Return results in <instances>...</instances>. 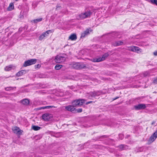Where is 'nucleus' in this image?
Listing matches in <instances>:
<instances>
[{"instance_id":"f257e3e1","label":"nucleus","mask_w":157,"mask_h":157,"mask_svg":"<svg viewBox=\"0 0 157 157\" xmlns=\"http://www.w3.org/2000/svg\"><path fill=\"white\" fill-rule=\"evenodd\" d=\"M86 100L84 99L75 100L72 102V105H68L65 107V109L73 113H76V109L75 107L81 106L85 103Z\"/></svg>"},{"instance_id":"f03ea898","label":"nucleus","mask_w":157,"mask_h":157,"mask_svg":"<svg viewBox=\"0 0 157 157\" xmlns=\"http://www.w3.org/2000/svg\"><path fill=\"white\" fill-rule=\"evenodd\" d=\"M101 94V91H94L90 92L87 95V98L90 99L94 98L96 96L100 95Z\"/></svg>"},{"instance_id":"7ed1b4c3","label":"nucleus","mask_w":157,"mask_h":157,"mask_svg":"<svg viewBox=\"0 0 157 157\" xmlns=\"http://www.w3.org/2000/svg\"><path fill=\"white\" fill-rule=\"evenodd\" d=\"M92 13L90 11H87L85 13H82L79 15V18L80 20L89 17Z\"/></svg>"},{"instance_id":"20e7f679","label":"nucleus","mask_w":157,"mask_h":157,"mask_svg":"<svg viewBox=\"0 0 157 157\" xmlns=\"http://www.w3.org/2000/svg\"><path fill=\"white\" fill-rule=\"evenodd\" d=\"M37 61L36 59H30L25 61L23 64V66L26 67L36 63Z\"/></svg>"},{"instance_id":"39448f33","label":"nucleus","mask_w":157,"mask_h":157,"mask_svg":"<svg viewBox=\"0 0 157 157\" xmlns=\"http://www.w3.org/2000/svg\"><path fill=\"white\" fill-rule=\"evenodd\" d=\"M65 60V57L59 55L56 56L54 59L55 62L57 63H60L63 62Z\"/></svg>"},{"instance_id":"423d86ee","label":"nucleus","mask_w":157,"mask_h":157,"mask_svg":"<svg viewBox=\"0 0 157 157\" xmlns=\"http://www.w3.org/2000/svg\"><path fill=\"white\" fill-rule=\"evenodd\" d=\"M157 137V130L153 133L148 140V144H150L154 142Z\"/></svg>"},{"instance_id":"0eeeda50","label":"nucleus","mask_w":157,"mask_h":157,"mask_svg":"<svg viewBox=\"0 0 157 157\" xmlns=\"http://www.w3.org/2000/svg\"><path fill=\"white\" fill-rule=\"evenodd\" d=\"M128 50L133 52L139 53L142 52V50L139 47L136 46H132L128 48Z\"/></svg>"},{"instance_id":"6e6552de","label":"nucleus","mask_w":157,"mask_h":157,"mask_svg":"<svg viewBox=\"0 0 157 157\" xmlns=\"http://www.w3.org/2000/svg\"><path fill=\"white\" fill-rule=\"evenodd\" d=\"M146 108V105L145 104H140L134 106V108L136 110L144 109Z\"/></svg>"},{"instance_id":"1a4fd4ad","label":"nucleus","mask_w":157,"mask_h":157,"mask_svg":"<svg viewBox=\"0 0 157 157\" xmlns=\"http://www.w3.org/2000/svg\"><path fill=\"white\" fill-rule=\"evenodd\" d=\"M52 117V115L49 113H45L42 116V118L45 121H48Z\"/></svg>"},{"instance_id":"9d476101","label":"nucleus","mask_w":157,"mask_h":157,"mask_svg":"<svg viewBox=\"0 0 157 157\" xmlns=\"http://www.w3.org/2000/svg\"><path fill=\"white\" fill-rule=\"evenodd\" d=\"M92 30L90 28L87 29L84 32L81 34V37H84L86 35H88L90 33L89 31L91 32Z\"/></svg>"},{"instance_id":"9b49d317","label":"nucleus","mask_w":157,"mask_h":157,"mask_svg":"<svg viewBox=\"0 0 157 157\" xmlns=\"http://www.w3.org/2000/svg\"><path fill=\"white\" fill-rule=\"evenodd\" d=\"M111 52H108L105 53L103 54L101 57L103 61L110 54Z\"/></svg>"},{"instance_id":"f8f14e48","label":"nucleus","mask_w":157,"mask_h":157,"mask_svg":"<svg viewBox=\"0 0 157 157\" xmlns=\"http://www.w3.org/2000/svg\"><path fill=\"white\" fill-rule=\"evenodd\" d=\"M69 39H70L72 40H75L77 39V37L75 34H71L69 38Z\"/></svg>"},{"instance_id":"ddd939ff","label":"nucleus","mask_w":157,"mask_h":157,"mask_svg":"<svg viewBox=\"0 0 157 157\" xmlns=\"http://www.w3.org/2000/svg\"><path fill=\"white\" fill-rule=\"evenodd\" d=\"M26 70H21L18 72L16 74V75L19 77L26 73Z\"/></svg>"},{"instance_id":"4468645a","label":"nucleus","mask_w":157,"mask_h":157,"mask_svg":"<svg viewBox=\"0 0 157 157\" xmlns=\"http://www.w3.org/2000/svg\"><path fill=\"white\" fill-rule=\"evenodd\" d=\"M21 103L24 105H27L29 103V101L27 99H25L21 101Z\"/></svg>"},{"instance_id":"2eb2a0df","label":"nucleus","mask_w":157,"mask_h":157,"mask_svg":"<svg viewBox=\"0 0 157 157\" xmlns=\"http://www.w3.org/2000/svg\"><path fill=\"white\" fill-rule=\"evenodd\" d=\"M14 132L15 133H18L19 134H21V129L20 128L17 127H16L13 130Z\"/></svg>"},{"instance_id":"dca6fc26","label":"nucleus","mask_w":157,"mask_h":157,"mask_svg":"<svg viewBox=\"0 0 157 157\" xmlns=\"http://www.w3.org/2000/svg\"><path fill=\"white\" fill-rule=\"evenodd\" d=\"M15 67L13 65H10L9 66H6L5 68V70L6 71H9L11 70L13 68Z\"/></svg>"},{"instance_id":"f3484780","label":"nucleus","mask_w":157,"mask_h":157,"mask_svg":"<svg viewBox=\"0 0 157 157\" xmlns=\"http://www.w3.org/2000/svg\"><path fill=\"white\" fill-rule=\"evenodd\" d=\"M14 8V5L12 3H10L9 7L7 9L8 11H11L13 10Z\"/></svg>"},{"instance_id":"a211bd4d","label":"nucleus","mask_w":157,"mask_h":157,"mask_svg":"<svg viewBox=\"0 0 157 157\" xmlns=\"http://www.w3.org/2000/svg\"><path fill=\"white\" fill-rule=\"evenodd\" d=\"M79 69L86 68L87 67L86 64H84L83 63H79Z\"/></svg>"},{"instance_id":"6ab92c4d","label":"nucleus","mask_w":157,"mask_h":157,"mask_svg":"<svg viewBox=\"0 0 157 157\" xmlns=\"http://www.w3.org/2000/svg\"><path fill=\"white\" fill-rule=\"evenodd\" d=\"M79 63H76L73 64L72 67L75 69H78L79 68Z\"/></svg>"},{"instance_id":"aec40b11","label":"nucleus","mask_w":157,"mask_h":157,"mask_svg":"<svg viewBox=\"0 0 157 157\" xmlns=\"http://www.w3.org/2000/svg\"><path fill=\"white\" fill-rule=\"evenodd\" d=\"M92 61L95 62H99L103 61V60L100 57L98 58L93 59Z\"/></svg>"},{"instance_id":"412c9836","label":"nucleus","mask_w":157,"mask_h":157,"mask_svg":"<svg viewBox=\"0 0 157 157\" xmlns=\"http://www.w3.org/2000/svg\"><path fill=\"white\" fill-rule=\"evenodd\" d=\"M127 146L124 144H121L118 146V147L121 149V150H124L126 149V147Z\"/></svg>"},{"instance_id":"4be33fe9","label":"nucleus","mask_w":157,"mask_h":157,"mask_svg":"<svg viewBox=\"0 0 157 157\" xmlns=\"http://www.w3.org/2000/svg\"><path fill=\"white\" fill-rule=\"evenodd\" d=\"M123 44V42L121 41H118L115 42L113 44L114 46H117L121 45Z\"/></svg>"},{"instance_id":"5701e85b","label":"nucleus","mask_w":157,"mask_h":157,"mask_svg":"<svg viewBox=\"0 0 157 157\" xmlns=\"http://www.w3.org/2000/svg\"><path fill=\"white\" fill-rule=\"evenodd\" d=\"M43 20V18L40 17L39 18L34 19L33 20V21L35 23H36L38 22L41 21Z\"/></svg>"},{"instance_id":"b1692460","label":"nucleus","mask_w":157,"mask_h":157,"mask_svg":"<svg viewBox=\"0 0 157 157\" xmlns=\"http://www.w3.org/2000/svg\"><path fill=\"white\" fill-rule=\"evenodd\" d=\"M32 128L35 131H37L40 130L41 127L33 125Z\"/></svg>"},{"instance_id":"393cba45","label":"nucleus","mask_w":157,"mask_h":157,"mask_svg":"<svg viewBox=\"0 0 157 157\" xmlns=\"http://www.w3.org/2000/svg\"><path fill=\"white\" fill-rule=\"evenodd\" d=\"M14 88H16V87H13L11 86H10L9 87H7L5 88L6 90L7 91H10L11 90H13Z\"/></svg>"},{"instance_id":"a878e982","label":"nucleus","mask_w":157,"mask_h":157,"mask_svg":"<svg viewBox=\"0 0 157 157\" xmlns=\"http://www.w3.org/2000/svg\"><path fill=\"white\" fill-rule=\"evenodd\" d=\"M63 65L60 64H56L55 66V69L57 70H59L62 67Z\"/></svg>"},{"instance_id":"bb28decb","label":"nucleus","mask_w":157,"mask_h":157,"mask_svg":"<svg viewBox=\"0 0 157 157\" xmlns=\"http://www.w3.org/2000/svg\"><path fill=\"white\" fill-rule=\"evenodd\" d=\"M53 107H55V106H47L45 107H42L40 109H49Z\"/></svg>"},{"instance_id":"cd10ccee","label":"nucleus","mask_w":157,"mask_h":157,"mask_svg":"<svg viewBox=\"0 0 157 157\" xmlns=\"http://www.w3.org/2000/svg\"><path fill=\"white\" fill-rule=\"evenodd\" d=\"M150 1L152 4L157 6V0H150Z\"/></svg>"},{"instance_id":"c85d7f7f","label":"nucleus","mask_w":157,"mask_h":157,"mask_svg":"<svg viewBox=\"0 0 157 157\" xmlns=\"http://www.w3.org/2000/svg\"><path fill=\"white\" fill-rule=\"evenodd\" d=\"M153 83L154 84H157V78L155 77L153 79Z\"/></svg>"},{"instance_id":"c756f323","label":"nucleus","mask_w":157,"mask_h":157,"mask_svg":"<svg viewBox=\"0 0 157 157\" xmlns=\"http://www.w3.org/2000/svg\"><path fill=\"white\" fill-rule=\"evenodd\" d=\"M54 30H53V29L49 30H47L46 31V33H48V34L50 33H52L54 32Z\"/></svg>"},{"instance_id":"7c9ffc66","label":"nucleus","mask_w":157,"mask_h":157,"mask_svg":"<svg viewBox=\"0 0 157 157\" xmlns=\"http://www.w3.org/2000/svg\"><path fill=\"white\" fill-rule=\"evenodd\" d=\"M44 35L42 34L40 36L39 39V40H42L43 39H44Z\"/></svg>"},{"instance_id":"2f4dec72","label":"nucleus","mask_w":157,"mask_h":157,"mask_svg":"<svg viewBox=\"0 0 157 157\" xmlns=\"http://www.w3.org/2000/svg\"><path fill=\"white\" fill-rule=\"evenodd\" d=\"M82 111V108H79L78 109H76V112L77 113H81Z\"/></svg>"},{"instance_id":"473e14b6","label":"nucleus","mask_w":157,"mask_h":157,"mask_svg":"<svg viewBox=\"0 0 157 157\" xmlns=\"http://www.w3.org/2000/svg\"><path fill=\"white\" fill-rule=\"evenodd\" d=\"M41 67V65L40 64H37L35 66V67L36 69H39Z\"/></svg>"},{"instance_id":"72a5a7b5","label":"nucleus","mask_w":157,"mask_h":157,"mask_svg":"<svg viewBox=\"0 0 157 157\" xmlns=\"http://www.w3.org/2000/svg\"><path fill=\"white\" fill-rule=\"evenodd\" d=\"M119 138L121 140H122L123 138V136L121 134L119 135Z\"/></svg>"},{"instance_id":"f704fd0d","label":"nucleus","mask_w":157,"mask_h":157,"mask_svg":"<svg viewBox=\"0 0 157 157\" xmlns=\"http://www.w3.org/2000/svg\"><path fill=\"white\" fill-rule=\"evenodd\" d=\"M43 35H44V37H45L46 36H47L48 35V33H46V31L45 32L43 33H42Z\"/></svg>"},{"instance_id":"c9c22d12","label":"nucleus","mask_w":157,"mask_h":157,"mask_svg":"<svg viewBox=\"0 0 157 157\" xmlns=\"http://www.w3.org/2000/svg\"><path fill=\"white\" fill-rule=\"evenodd\" d=\"M92 102H93V101H89L88 102H86V105H87L88 104L91 103H92Z\"/></svg>"},{"instance_id":"e433bc0d","label":"nucleus","mask_w":157,"mask_h":157,"mask_svg":"<svg viewBox=\"0 0 157 157\" xmlns=\"http://www.w3.org/2000/svg\"><path fill=\"white\" fill-rule=\"evenodd\" d=\"M153 54L154 56H157V51H155L153 52Z\"/></svg>"},{"instance_id":"4c0bfd02","label":"nucleus","mask_w":157,"mask_h":157,"mask_svg":"<svg viewBox=\"0 0 157 157\" xmlns=\"http://www.w3.org/2000/svg\"><path fill=\"white\" fill-rule=\"evenodd\" d=\"M148 74V73L147 72H145L144 74V76H147Z\"/></svg>"},{"instance_id":"58836bf2","label":"nucleus","mask_w":157,"mask_h":157,"mask_svg":"<svg viewBox=\"0 0 157 157\" xmlns=\"http://www.w3.org/2000/svg\"><path fill=\"white\" fill-rule=\"evenodd\" d=\"M119 98V97H116L115 98H113V100H115L118 99Z\"/></svg>"},{"instance_id":"ea45409f","label":"nucleus","mask_w":157,"mask_h":157,"mask_svg":"<svg viewBox=\"0 0 157 157\" xmlns=\"http://www.w3.org/2000/svg\"><path fill=\"white\" fill-rule=\"evenodd\" d=\"M102 137H105V138H108L109 137L108 136H106V135L103 136H102Z\"/></svg>"},{"instance_id":"a19ab883","label":"nucleus","mask_w":157,"mask_h":157,"mask_svg":"<svg viewBox=\"0 0 157 157\" xmlns=\"http://www.w3.org/2000/svg\"><path fill=\"white\" fill-rule=\"evenodd\" d=\"M155 121H153V122H152V123H151V125H154L155 124Z\"/></svg>"},{"instance_id":"79ce46f5","label":"nucleus","mask_w":157,"mask_h":157,"mask_svg":"<svg viewBox=\"0 0 157 157\" xmlns=\"http://www.w3.org/2000/svg\"><path fill=\"white\" fill-rule=\"evenodd\" d=\"M20 17V18H21L22 17H23V15H22L21 14L20 15V17Z\"/></svg>"},{"instance_id":"37998d69","label":"nucleus","mask_w":157,"mask_h":157,"mask_svg":"<svg viewBox=\"0 0 157 157\" xmlns=\"http://www.w3.org/2000/svg\"><path fill=\"white\" fill-rule=\"evenodd\" d=\"M40 78H44V77H43V76H40Z\"/></svg>"},{"instance_id":"c03bdc74","label":"nucleus","mask_w":157,"mask_h":157,"mask_svg":"<svg viewBox=\"0 0 157 157\" xmlns=\"http://www.w3.org/2000/svg\"><path fill=\"white\" fill-rule=\"evenodd\" d=\"M153 93H157V92L156 91H154L153 92Z\"/></svg>"},{"instance_id":"a18cd8bd","label":"nucleus","mask_w":157,"mask_h":157,"mask_svg":"<svg viewBox=\"0 0 157 157\" xmlns=\"http://www.w3.org/2000/svg\"><path fill=\"white\" fill-rule=\"evenodd\" d=\"M67 45H66L64 46V47H65L66 46H67Z\"/></svg>"},{"instance_id":"49530a36","label":"nucleus","mask_w":157,"mask_h":157,"mask_svg":"<svg viewBox=\"0 0 157 157\" xmlns=\"http://www.w3.org/2000/svg\"><path fill=\"white\" fill-rule=\"evenodd\" d=\"M58 7H59V6H58H58H57L56 9H57V8H58Z\"/></svg>"},{"instance_id":"de8ad7c7","label":"nucleus","mask_w":157,"mask_h":157,"mask_svg":"<svg viewBox=\"0 0 157 157\" xmlns=\"http://www.w3.org/2000/svg\"><path fill=\"white\" fill-rule=\"evenodd\" d=\"M24 1H26V0H23Z\"/></svg>"}]
</instances>
